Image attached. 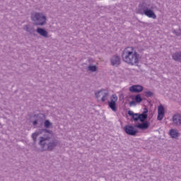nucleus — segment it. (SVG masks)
I'll list each match as a JSON object with an SVG mask.
<instances>
[{
  "label": "nucleus",
  "mask_w": 181,
  "mask_h": 181,
  "mask_svg": "<svg viewBox=\"0 0 181 181\" xmlns=\"http://www.w3.org/2000/svg\"><path fill=\"white\" fill-rule=\"evenodd\" d=\"M23 30H25V32H28L30 35H33V36H36V30H35V26L30 25V24H28V25H25L23 26Z\"/></svg>",
  "instance_id": "nucleus-11"
},
{
  "label": "nucleus",
  "mask_w": 181,
  "mask_h": 181,
  "mask_svg": "<svg viewBox=\"0 0 181 181\" xmlns=\"http://www.w3.org/2000/svg\"><path fill=\"white\" fill-rule=\"evenodd\" d=\"M173 33H174L175 35L179 37L181 36V28L180 27L178 30H172Z\"/></svg>",
  "instance_id": "nucleus-25"
},
{
  "label": "nucleus",
  "mask_w": 181,
  "mask_h": 181,
  "mask_svg": "<svg viewBox=\"0 0 181 181\" xmlns=\"http://www.w3.org/2000/svg\"><path fill=\"white\" fill-rule=\"evenodd\" d=\"M42 125H44L45 129H49V128H53V123H52L49 119L44 120Z\"/></svg>",
  "instance_id": "nucleus-18"
},
{
  "label": "nucleus",
  "mask_w": 181,
  "mask_h": 181,
  "mask_svg": "<svg viewBox=\"0 0 181 181\" xmlns=\"http://www.w3.org/2000/svg\"><path fill=\"white\" fill-rule=\"evenodd\" d=\"M33 118H37L35 120L33 121V125L36 127L40 124L38 128H42L43 127V122L46 119V115L43 113L35 114Z\"/></svg>",
  "instance_id": "nucleus-4"
},
{
  "label": "nucleus",
  "mask_w": 181,
  "mask_h": 181,
  "mask_svg": "<svg viewBox=\"0 0 181 181\" xmlns=\"http://www.w3.org/2000/svg\"><path fill=\"white\" fill-rule=\"evenodd\" d=\"M136 128L135 125L132 126L131 124H127L124 127L123 129L127 135H129L130 136H136V134H138L139 131Z\"/></svg>",
  "instance_id": "nucleus-5"
},
{
  "label": "nucleus",
  "mask_w": 181,
  "mask_h": 181,
  "mask_svg": "<svg viewBox=\"0 0 181 181\" xmlns=\"http://www.w3.org/2000/svg\"><path fill=\"white\" fill-rule=\"evenodd\" d=\"M110 63L112 66L118 67L121 64V57L119 55H113L110 59Z\"/></svg>",
  "instance_id": "nucleus-10"
},
{
  "label": "nucleus",
  "mask_w": 181,
  "mask_h": 181,
  "mask_svg": "<svg viewBox=\"0 0 181 181\" xmlns=\"http://www.w3.org/2000/svg\"><path fill=\"white\" fill-rule=\"evenodd\" d=\"M180 124H181V117H180Z\"/></svg>",
  "instance_id": "nucleus-31"
},
{
  "label": "nucleus",
  "mask_w": 181,
  "mask_h": 181,
  "mask_svg": "<svg viewBox=\"0 0 181 181\" xmlns=\"http://www.w3.org/2000/svg\"><path fill=\"white\" fill-rule=\"evenodd\" d=\"M148 108L145 107L144 110L143 111L142 113H139L140 117H141V119L144 122L146 119H148Z\"/></svg>",
  "instance_id": "nucleus-19"
},
{
  "label": "nucleus",
  "mask_w": 181,
  "mask_h": 181,
  "mask_svg": "<svg viewBox=\"0 0 181 181\" xmlns=\"http://www.w3.org/2000/svg\"><path fill=\"white\" fill-rule=\"evenodd\" d=\"M122 59L127 64L134 66L139 63V54L135 51L134 47H127L122 51Z\"/></svg>",
  "instance_id": "nucleus-2"
},
{
  "label": "nucleus",
  "mask_w": 181,
  "mask_h": 181,
  "mask_svg": "<svg viewBox=\"0 0 181 181\" xmlns=\"http://www.w3.org/2000/svg\"><path fill=\"white\" fill-rule=\"evenodd\" d=\"M103 91H105V89H100L98 92H95V97H96L97 98H100V97H101V95H100V94L102 93L103 97L101 98L100 101L102 103H105L107 101V100H108V97L110 95V93H103Z\"/></svg>",
  "instance_id": "nucleus-7"
},
{
  "label": "nucleus",
  "mask_w": 181,
  "mask_h": 181,
  "mask_svg": "<svg viewBox=\"0 0 181 181\" xmlns=\"http://www.w3.org/2000/svg\"><path fill=\"white\" fill-rule=\"evenodd\" d=\"M37 136H37V134H35V133L32 134L31 137L33 139L34 144H36V141H37Z\"/></svg>",
  "instance_id": "nucleus-28"
},
{
  "label": "nucleus",
  "mask_w": 181,
  "mask_h": 181,
  "mask_svg": "<svg viewBox=\"0 0 181 181\" xmlns=\"http://www.w3.org/2000/svg\"><path fill=\"white\" fill-rule=\"evenodd\" d=\"M150 5L146 2L143 1L139 4L138 8L136 10V13H139V15H144L146 9L149 8Z\"/></svg>",
  "instance_id": "nucleus-8"
},
{
  "label": "nucleus",
  "mask_w": 181,
  "mask_h": 181,
  "mask_svg": "<svg viewBox=\"0 0 181 181\" xmlns=\"http://www.w3.org/2000/svg\"><path fill=\"white\" fill-rule=\"evenodd\" d=\"M133 100H134V101L136 103H137L138 104H140V103H142L143 99L142 97L141 96V94H137L134 98H133Z\"/></svg>",
  "instance_id": "nucleus-23"
},
{
  "label": "nucleus",
  "mask_w": 181,
  "mask_h": 181,
  "mask_svg": "<svg viewBox=\"0 0 181 181\" xmlns=\"http://www.w3.org/2000/svg\"><path fill=\"white\" fill-rule=\"evenodd\" d=\"M129 105L130 107H132V105H136V103H135L134 100H132L129 102Z\"/></svg>",
  "instance_id": "nucleus-29"
},
{
  "label": "nucleus",
  "mask_w": 181,
  "mask_h": 181,
  "mask_svg": "<svg viewBox=\"0 0 181 181\" xmlns=\"http://www.w3.org/2000/svg\"><path fill=\"white\" fill-rule=\"evenodd\" d=\"M169 135L170 136H171V138L176 139L179 137V132H177V131H176V129H171L169 131Z\"/></svg>",
  "instance_id": "nucleus-17"
},
{
  "label": "nucleus",
  "mask_w": 181,
  "mask_h": 181,
  "mask_svg": "<svg viewBox=\"0 0 181 181\" xmlns=\"http://www.w3.org/2000/svg\"><path fill=\"white\" fill-rule=\"evenodd\" d=\"M129 91H130V93H142V91H144V87L142 85H133L129 87Z\"/></svg>",
  "instance_id": "nucleus-12"
},
{
  "label": "nucleus",
  "mask_w": 181,
  "mask_h": 181,
  "mask_svg": "<svg viewBox=\"0 0 181 181\" xmlns=\"http://www.w3.org/2000/svg\"><path fill=\"white\" fill-rule=\"evenodd\" d=\"M144 95H145V97H147V98L153 97V93L151 90L145 91Z\"/></svg>",
  "instance_id": "nucleus-26"
},
{
  "label": "nucleus",
  "mask_w": 181,
  "mask_h": 181,
  "mask_svg": "<svg viewBox=\"0 0 181 181\" xmlns=\"http://www.w3.org/2000/svg\"><path fill=\"white\" fill-rule=\"evenodd\" d=\"M36 32L37 33H38V35H40V36H42V37H49V32H47V30H46L43 28H40V27L37 28Z\"/></svg>",
  "instance_id": "nucleus-14"
},
{
  "label": "nucleus",
  "mask_w": 181,
  "mask_h": 181,
  "mask_svg": "<svg viewBox=\"0 0 181 181\" xmlns=\"http://www.w3.org/2000/svg\"><path fill=\"white\" fill-rule=\"evenodd\" d=\"M117 101H118V97L117 95L113 94L110 97V100L107 101V104H117Z\"/></svg>",
  "instance_id": "nucleus-21"
},
{
  "label": "nucleus",
  "mask_w": 181,
  "mask_h": 181,
  "mask_svg": "<svg viewBox=\"0 0 181 181\" xmlns=\"http://www.w3.org/2000/svg\"><path fill=\"white\" fill-rule=\"evenodd\" d=\"M144 15L146 16H148V18H151L152 19H156L157 16L156 14L155 13V11L152 10V8H147L145 10Z\"/></svg>",
  "instance_id": "nucleus-13"
},
{
  "label": "nucleus",
  "mask_w": 181,
  "mask_h": 181,
  "mask_svg": "<svg viewBox=\"0 0 181 181\" xmlns=\"http://www.w3.org/2000/svg\"><path fill=\"white\" fill-rule=\"evenodd\" d=\"M119 101H122L124 100V95H120L119 97Z\"/></svg>",
  "instance_id": "nucleus-30"
},
{
  "label": "nucleus",
  "mask_w": 181,
  "mask_h": 181,
  "mask_svg": "<svg viewBox=\"0 0 181 181\" xmlns=\"http://www.w3.org/2000/svg\"><path fill=\"white\" fill-rule=\"evenodd\" d=\"M151 127V122L146 121L143 123H139L134 124L135 128H138V129H141V131H146Z\"/></svg>",
  "instance_id": "nucleus-9"
},
{
  "label": "nucleus",
  "mask_w": 181,
  "mask_h": 181,
  "mask_svg": "<svg viewBox=\"0 0 181 181\" xmlns=\"http://www.w3.org/2000/svg\"><path fill=\"white\" fill-rule=\"evenodd\" d=\"M109 108L112 110L114 112H117L118 111V106L117 105V103H107Z\"/></svg>",
  "instance_id": "nucleus-22"
},
{
  "label": "nucleus",
  "mask_w": 181,
  "mask_h": 181,
  "mask_svg": "<svg viewBox=\"0 0 181 181\" xmlns=\"http://www.w3.org/2000/svg\"><path fill=\"white\" fill-rule=\"evenodd\" d=\"M181 115L180 114H175L173 116V122L175 125H181L180 124V119Z\"/></svg>",
  "instance_id": "nucleus-16"
},
{
  "label": "nucleus",
  "mask_w": 181,
  "mask_h": 181,
  "mask_svg": "<svg viewBox=\"0 0 181 181\" xmlns=\"http://www.w3.org/2000/svg\"><path fill=\"white\" fill-rule=\"evenodd\" d=\"M127 114L128 115H129V117H131V122H133V121L134 122H138V121H140V122H144V120L139 113H134V112H132V110H129L127 112Z\"/></svg>",
  "instance_id": "nucleus-6"
},
{
  "label": "nucleus",
  "mask_w": 181,
  "mask_h": 181,
  "mask_svg": "<svg viewBox=\"0 0 181 181\" xmlns=\"http://www.w3.org/2000/svg\"><path fill=\"white\" fill-rule=\"evenodd\" d=\"M158 114H164L165 115V107L163 105H160L158 107Z\"/></svg>",
  "instance_id": "nucleus-24"
},
{
  "label": "nucleus",
  "mask_w": 181,
  "mask_h": 181,
  "mask_svg": "<svg viewBox=\"0 0 181 181\" xmlns=\"http://www.w3.org/2000/svg\"><path fill=\"white\" fill-rule=\"evenodd\" d=\"M98 71V67L96 65L90 64L87 68V71H90L91 73H95Z\"/></svg>",
  "instance_id": "nucleus-20"
},
{
  "label": "nucleus",
  "mask_w": 181,
  "mask_h": 181,
  "mask_svg": "<svg viewBox=\"0 0 181 181\" xmlns=\"http://www.w3.org/2000/svg\"><path fill=\"white\" fill-rule=\"evenodd\" d=\"M172 58L174 62H177L178 63H181V51L175 52L172 54Z\"/></svg>",
  "instance_id": "nucleus-15"
},
{
  "label": "nucleus",
  "mask_w": 181,
  "mask_h": 181,
  "mask_svg": "<svg viewBox=\"0 0 181 181\" xmlns=\"http://www.w3.org/2000/svg\"><path fill=\"white\" fill-rule=\"evenodd\" d=\"M34 134L40 137L38 145H40L42 152H53L56 149L57 146L60 145V141L54 138V133L53 131L47 129H39L38 131L34 132Z\"/></svg>",
  "instance_id": "nucleus-1"
},
{
  "label": "nucleus",
  "mask_w": 181,
  "mask_h": 181,
  "mask_svg": "<svg viewBox=\"0 0 181 181\" xmlns=\"http://www.w3.org/2000/svg\"><path fill=\"white\" fill-rule=\"evenodd\" d=\"M30 18L36 26H45L47 23V17L42 12L31 13Z\"/></svg>",
  "instance_id": "nucleus-3"
},
{
  "label": "nucleus",
  "mask_w": 181,
  "mask_h": 181,
  "mask_svg": "<svg viewBox=\"0 0 181 181\" xmlns=\"http://www.w3.org/2000/svg\"><path fill=\"white\" fill-rule=\"evenodd\" d=\"M163 117H165L164 114L158 113V116H157L158 121H162V119H163Z\"/></svg>",
  "instance_id": "nucleus-27"
}]
</instances>
